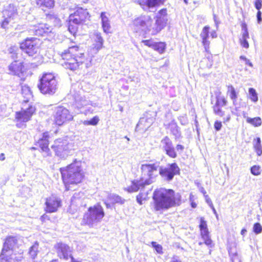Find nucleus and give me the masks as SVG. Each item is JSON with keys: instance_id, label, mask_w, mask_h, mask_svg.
Here are the masks:
<instances>
[{"instance_id": "nucleus-38", "label": "nucleus", "mask_w": 262, "mask_h": 262, "mask_svg": "<svg viewBox=\"0 0 262 262\" xmlns=\"http://www.w3.org/2000/svg\"><path fill=\"white\" fill-rule=\"evenodd\" d=\"M247 122L251 124L254 127L260 126L262 124V121L259 117L254 118H248L247 119Z\"/></svg>"}, {"instance_id": "nucleus-19", "label": "nucleus", "mask_w": 262, "mask_h": 262, "mask_svg": "<svg viewBox=\"0 0 262 262\" xmlns=\"http://www.w3.org/2000/svg\"><path fill=\"white\" fill-rule=\"evenodd\" d=\"M166 0H138L137 4L143 10L163 5Z\"/></svg>"}, {"instance_id": "nucleus-5", "label": "nucleus", "mask_w": 262, "mask_h": 262, "mask_svg": "<svg viewBox=\"0 0 262 262\" xmlns=\"http://www.w3.org/2000/svg\"><path fill=\"white\" fill-rule=\"evenodd\" d=\"M72 147L66 138L56 139L51 146L55 155L62 159H66L71 154Z\"/></svg>"}, {"instance_id": "nucleus-40", "label": "nucleus", "mask_w": 262, "mask_h": 262, "mask_svg": "<svg viewBox=\"0 0 262 262\" xmlns=\"http://www.w3.org/2000/svg\"><path fill=\"white\" fill-rule=\"evenodd\" d=\"M261 166L258 165H253L250 168L251 173L255 176H259L261 173Z\"/></svg>"}, {"instance_id": "nucleus-44", "label": "nucleus", "mask_w": 262, "mask_h": 262, "mask_svg": "<svg viewBox=\"0 0 262 262\" xmlns=\"http://www.w3.org/2000/svg\"><path fill=\"white\" fill-rule=\"evenodd\" d=\"M166 154L171 158H176L177 157V152L173 146H171L165 151Z\"/></svg>"}, {"instance_id": "nucleus-3", "label": "nucleus", "mask_w": 262, "mask_h": 262, "mask_svg": "<svg viewBox=\"0 0 262 262\" xmlns=\"http://www.w3.org/2000/svg\"><path fill=\"white\" fill-rule=\"evenodd\" d=\"M40 92L44 95H52L57 90V82L54 75L51 73H45L38 84Z\"/></svg>"}, {"instance_id": "nucleus-42", "label": "nucleus", "mask_w": 262, "mask_h": 262, "mask_svg": "<svg viewBox=\"0 0 262 262\" xmlns=\"http://www.w3.org/2000/svg\"><path fill=\"white\" fill-rule=\"evenodd\" d=\"M161 142L163 144V147L165 151L172 146L171 141L167 136L165 137L162 140Z\"/></svg>"}, {"instance_id": "nucleus-23", "label": "nucleus", "mask_w": 262, "mask_h": 262, "mask_svg": "<svg viewBox=\"0 0 262 262\" xmlns=\"http://www.w3.org/2000/svg\"><path fill=\"white\" fill-rule=\"evenodd\" d=\"M241 26L243 32L241 38L239 39V42L243 48L248 49L249 47V44L247 39L249 38V34L247 25L245 22H243L241 23Z\"/></svg>"}, {"instance_id": "nucleus-39", "label": "nucleus", "mask_w": 262, "mask_h": 262, "mask_svg": "<svg viewBox=\"0 0 262 262\" xmlns=\"http://www.w3.org/2000/svg\"><path fill=\"white\" fill-rule=\"evenodd\" d=\"M38 252V243L36 242L29 249V253L33 259H34Z\"/></svg>"}, {"instance_id": "nucleus-11", "label": "nucleus", "mask_w": 262, "mask_h": 262, "mask_svg": "<svg viewBox=\"0 0 262 262\" xmlns=\"http://www.w3.org/2000/svg\"><path fill=\"white\" fill-rule=\"evenodd\" d=\"M167 9L166 8L160 9L156 17L155 27L151 29L152 35H155L159 33L166 26L167 19Z\"/></svg>"}, {"instance_id": "nucleus-36", "label": "nucleus", "mask_w": 262, "mask_h": 262, "mask_svg": "<svg viewBox=\"0 0 262 262\" xmlns=\"http://www.w3.org/2000/svg\"><path fill=\"white\" fill-rule=\"evenodd\" d=\"M227 93L229 95L230 98L233 101V104H234L237 98V93L235 88L231 85H228Z\"/></svg>"}, {"instance_id": "nucleus-14", "label": "nucleus", "mask_w": 262, "mask_h": 262, "mask_svg": "<svg viewBox=\"0 0 262 262\" xmlns=\"http://www.w3.org/2000/svg\"><path fill=\"white\" fill-rule=\"evenodd\" d=\"M54 248L60 258L67 260L71 258L72 262H81L76 260L72 256L70 248L67 245L62 243H58L54 245Z\"/></svg>"}, {"instance_id": "nucleus-6", "label": "nucleus", "mask_w": 262, "mask_h": 262, "mask_svg": "<svg viewBox=\"0 0 262 262\" xmlns=\"http://www.w3.org/2000/svg\"><path fill=\"white\" fill-rule=\"evenodd\" d=\"M228 103V101L224 96L221 95V93H219L216 96L215 103L213 105L212 108L214 114L223 119V122L226 123L230 120V115L226 114L225 106Z\"/></svg>"}, {"instance_id": "nucleus-9", "label": "nucleus", "mask_w": 262, "mask_h": 262, "mask_svg": "<svg viewBox=\"0 0 262 262\" xmlns=\"http://www.w3.org/2000/svg\"><path fill=\"white\" fill-rule=\"evenodd\" d=\"M53 115L55 123L58 125H61L73 119L69 111L62 106L56 107Z\"/></svg>"}, {"instance_id": "nucleus-17", "label": "nucleus", "mask_w": 262, "mask_h": 262, "mask_svg": "<svg viewBox=\"0 0 262 262\" xmlns=\"http://www.w3.org/2000/svg\"><path fill=\"white\" fill-rule=\"evenodd\" d=\"M35 111L34 106H30L27 109H22L15 114V119L20 122H26L30 120L32 116Z\"/></svg>"}, {"instance_id": "nucleus-22", "label": "nucleus", "mask_w": 262, "mask_h": 262, "mask_svg": "<svg viewBox=\"0 0 262 262\" xmlns=\"http://www.w3.org/2000/svg\"><path fill=\"white\" fill-rule=\"evenodd\" d=\"M210 29V28L208 26L204 27L200 35L202 38V45L205 49V52L207 53H210V42L208 40Z\"/></svg>"}, {"instance_id": "nucleus-54", "label": "nucleus", "mask_w": 262, "mask_h": 262, "mask_svg": "<svg viewBox=\"0 0 262 262\" xmlns=\"http://www.w3.org/2000/svg\"><path fill=\"white\" fill-rule=\"evenodd\" d=\"M176 149L178 150H183L184 149V147L182 145H181V144H178L176 146Z\"/></svg>"}, {"instance_id": "nucleus-58", "label": "nucleus", "mask_w": 262, "mask_h": 262, "mask_svg": "<svg viewBox=\"0 0 262 262\" xmlns=\"http://www.w3.org/2000/svg\"><path fill=\"white\" fill-rule=\"evenodd\" d=\"M48 218V215H46V214H43V215L41 216V219L43 221L44 220H46V219Z\"/></svg>"}, {"instance_id": "nucleus-56", "label": "nucleus", "mask_w": 262, "mask_h": 262, "mask_svg": "<svg viewBox=\"0 0 262 262\" xmlns=\"http://www.w3.org/2000/svg\"><path fill=\"white\" fill-rule=\"evenodd\" d=\"M211 35L212 38H216L217 37V34L215 31L211 32Z\"/></svg>"}, {"instance_id": "nucleus-48", "label": "nucleus", "mask_w": 262, "mask_h": 262, "mask_svg": "<svg viewBox=\"0 0 262 262\" xmlns=\"http://www.w3.org/2000/svg\"><path fill=\"white\" fill-rule=\"evenodd\" d=\"M151 244L157 253L159 254L163 253V248L161 245L157 244L155 242H152Z\"/></svg>"}, {"instance_id": "nucleus-7", "label": "nucleus", "mask_w": 262, "mask_h": 262, "mask_svg": "<svg viewBox=\"0 0 262 262\" xmlns=\"http://www.w3.org/2000/svg\"><path fill=\"white\" fill-rule=\"evenodd\" d=\"M77 47H72L62 52L60 56L64 61L62 63V66L66 69H69L74 71L79 67V62L77 59L72 57V50H76Z\"/></svg>"}, {"instance_id": "nucleus-12", "label": "nucleus", "mask_w": 262, "mask_h": 262, "mask_svg": "<svg viewBox=\"0 0 262 262\" xmlns=\"http://www.w3.org/2000/svg\"><path fill=\"white\" fill-rule=\"evenodd\" d=\"M153 22L152 18L149 15H141L135 18L133 25L137 30L149 31Z\"/></svg>"}, {"instance_id": "nucleus-37", "label": "nucleus", "mask_w": 262, "mask_h": 262, "mask_svg": "<svg viewBox=\"0 0 262 262\" xmlns=\"http://www.w3.org/2000/svg\"><path fill=\"white\" fill-rule=\"evenodd\" d=\"M253 147L257 156H260L262 154V147L261 145L260 139L259 137L255 138L253 140Z\"/></svg>"}, {"instance_id": "nucleus-26", "label": "nucleus", "mask_w": 262, "mask_h": 262, "mask_svg": "<svg viewBox=\"0 0 262 262\" xmlns=\"http://www.w3.org/2000/svg\"><path fill=\"white\" fill-rule=\"evenodd\" d=\"M31 31L36 36H44L45 34L51 32V29L46 24H39L37 26H34Z\"/></svg>"}, {"instance_id": "nucleus-51", "label": "nucleus", "mask_w": 262, "mask_h": 262, "mask_svg": "<svg viewBox=\"0 0 262 262\" xmlns=\"http://www.w3.org/2000/svg\"><path fill=\"white\" fill-rule=\"evenodd\" d=\"M4 18H5V19L3 20V21L2 23V24H1V27L4 29H5V28H6L8 24L10 22L11 19H9L8 17H4Z\"/></svg>"}, {"instance_id": "nucleus-41", "label": "nucleus", "mask_w": 262, "mask_h": 262, "mask_svg": "<svg viewBox=\"0 0 262 262\" xmlns=\"http://www.w3.org/2000/svg\"><path fill=\"white\" fill-rule=\"evenodd\" d=\"M249 93L251 100L253 102H256L258 100V98L255 90L254 88H250L249 89Z\"/></svg>"}, {"instance_id": "nucleus-33", "label": "nucleus", "mask_w": 262, "mask_h": 262, "mask_svg": "<svg viewBox=\"0 0 262 262\" xmlns=\"http://www.w3.org/2000/svg\"><path fill=\"white\" fill-rule=\"evenodd\" d=\"M55 0H37V5L42 9L45 8L50 9L54 7Z\"/></svg>"}, {"instance_id": "nucleus-10", "label": "nucleus", "mask_w": 262, "mask_h": 262, "mask_svg": "<svg viewBox=\"0 0 262 262\" xmlns=\"http://www.w3.org/2000/svg\"><path fill=\"white\" fill-rule=\"evenodd\" d=\"M199 228L200 229L201 237L203 240V243L200 242L199 245H202L203 244H204L209 248L213 247L214 243L211 238L207 222L203 217H201L200 219Z\"/></svg>"}, {"instance_id": "nucleus-21", "label": "nucleus", "mask_w": 262, "mask_h": 262, "mask_svg": "<svg viewBox=\"0 0 262 262\" xmlns=\"http://www.w3.org/2000/svg\"><path fill=\"white\" fill-rule=\"evenodd\" d=\"M90 38L93 50L98 52L103 48L104 40L100 33H94L91 35Z\"/></svg>"}, {"instance_id": "nucleus-32", "label": "nucleus", "mask_w": 262, "mask_h": 262, "mask_svg": "<svg viewBox=\"0 0 262 262\" xmlns=\"http://www.w3.org/2000/svg\"><path fill=\"white\" fill-rule=\"evenodd\" d=\"M21 95L24 97L23 101L27 102L32 97V92L30 88L27 85H23L21 86Z\"/></svg>"}, {"instance_id": "nucleus-13", "label": "nucleus", "mask_w": 262, "mask_h": 262, "mask_svg": "<svg viewBox=\"0 0 262 262\" xmlns=\"http://www.w3.org/2000/svg\"><path fill=\"white\" fill-rule=\"evenodd\" d=\"M39 39L36 38H27L20 45V48L29 56H33L38 49Z\"/></svg>"}, {"instance_id": "nucleus-63", "label": "nucleus", "mask_w": 262, "mask_h": 262, "mask_svg": "<svg viewBox=\"0 0 262 262\" xmlns=\"http://www.w3.org/2000/svg\"><path fill=\"white\" fill-rule=\"evenodd\" d=\"M51 262H58L57 260H52Z\"/></svg>"}, {"instance_id": "nucleus-61", "label": "nucleus", "mask_w": 262, "mask_h": 262, "mask_svg": "<svg viewBox=\"0 0 262 262\" xmlns=\"http://www.w3.org/2000/svg\"><path fill=\"white\" fill-rule=\"evenodd\" d=\"M12 58H17L16 54L15 53H14V54L12 55Z\"/></svg>"}, {"instance_id": "nucleus-24", "label": "nucleus", "mask_w": 262, "mask_h": 262, "mask_svg": "<svg viewBox=\"0 0 262 262\" xmlns=\"http://www.w3.org/2000/svg\"><path fill=\"white\" fill-rule=\"evenodd\" d=\"M49 133L48 132L43 134L42 137L38 141V144L42 151L44 153V156H49L50 154L49 146Z\"/></svg>"}, {"instance_id": "nucleus-29", "label": "nucleus", "mask_w": 262, "mask_h": 262, "mask_svg": "<svg viewBox=\"0 0 262 262\" xmlns=\"http://www.w3.org/2000/svg\"><path fill=\"white\" fill-rule=\"evenodd\" d=\"M100 17L101 18L102 27L103 31L106 33H109L110 32L111 25L108 18L106 16V12H101Z\"/></svg>"}, {"instance_id": "nucleus-1", "label": "nucleus", "mask_w": 262, "mask_h": 262, "mask_svg": "<svg viewBox=\"0 0 262 262\" xmlns=\"http://www.w3.org/2000/svg\"><path fill=\"white\" fill-rule=\"evenodd\" d=\"M153 208L155 211L168 210L180 206L182 202V196L172 189L160 187L155 190L152 194Z\"/></svg>"}, {"instance_id": "nucleus-46", "label": "nucleus", "mask_w": 262, "mask_h": 262, "mask_svg": "<svg viewBox=\"0 0 262 262\" xmlns=\"http://www.w3.org/2000/svg\"><path fill=\"white\" fill-rule=\"evenodd\" d=\"M146 194L145 193L140 192L136 196V199L137 202L140 204L142 205L143 204V202L146 200Z\"/></svg>"}, {"instance_id": "nucleus-62", "label": "nucleus", "mask_w": 262, "mask_h": 262, "mask_svg": "<svg viewBox=\"0 0 262 262\" xmlns=\"http://www.w3.org/2000/svg\"><path fill=\"white\" fill-rule=\"evenodd\" d=\"M184 2L186 4H187L188 3V0H184Z\"/></svg>"}, {"instance_id": "nucleus-2", "label": "nucleus", "mask_w": 262, "mask_h": 262, "mask_svg": "<svg viewBox=\"0 0 262 262\" xmlns=\"http://www.w3.org/2000/svg\"><path fill=\"white\" fill-rule=\"evenodd\" d=\"M63 182L67 188L70 184H77L82 180V162L75 160L71 164L60 169Z\"/></svg>"}, {"instance_id": "nucleus-45", "label": "nucleus", "mask_w": 262, "mask_h": 262, "mask_svg": "<svg viewBox=\"0 0 262 262\" xmlns=\"http://www.w3.org/2000/svg\"><path fill=\"white\" fill-rule=\"evenodd\" d=\"M99 121V117L98 116H95L89 120L84 121L83 124L85 125H96L98 124Z\"/></svg>"}, {"instance_id": "nucleus-57", "label": "nucleus", "mask_w": 262, "mask_h": 262, "mask_svg": "<svg viewBox=\"0 0 262 262\" xmlns=\"http://www.w3.org/2000/svg\"><path fill=\"white\" fill-rule=\"evenodd\" d=\"M247 232V230L246 229L243 228L241 230V233L242 235H244L245 233Z\"/></svg>"}, {"instance_id": "nucleus-27", "label": "nucleus", "mask_w": 262, "mask_h": 262, "mask_svg": "<svg viewBox=\"0 0 262 262\" xmlns=\"http://www.w3.org/2000/svg\"><path fill=\"white\" fill-rule=\"evenodd\" d=\"M17 243V240L15 237L9 236L5 239L2 250H3L4 251H8L13 252Z\"/></svg>"}, {"instance_id": "nucleus-15", "label": "nucleus", "mask_w": 262, "mask_h": 262, "mask_svg": "<svg viewBox=\"0 0 262 262\" xmlns=\"http://www.w3.org/2000/svg\"><path fill=\"white\" fill-rule=\"evenodd\" d=\"M82 8L79 9L74 14H72L69 16V20L68 23V30L71 33L74 34L78 30V25H80L82 19L80 16V13Z\"/></svg>"}, {"instance_id": "nucleus-59", "label": "nucleus", "mask_w": 262, "mask_h": 262, "mask_svg": "<svg viewBox=\"0 0 262 262\" xmlns=\"http://www.w3.org/2000/svg\"><path fill=\"white\" fill-rule=\"evenodd\" d=\"M5 159L4 154H2L0 155V160H4Z\"/></svg>"}, {"instance_id": "nucleus-47", "label": "nucleus", "mask_w": 262, "mask_h": 262, "mask_svg": "<svg viewBox=\"0 0 262 262\" xmlns=\"http://www.w3.org/2000/svg\"><path fill=\"white\" fill-rule=\"evenodd\" d=\"M253 231L258 234L262 232V226L259 223H255L253 225Z\"/></svg>"}, {"instance_id": "nucleus-25", "label": "nucleus", "mask_w": 262, "mask_h": 262, "mask_svg": "<svg viewBox=\"0 0 262 262\" xmlns=\"http://www.w3.org/2000/svg\"><path fill=\"white\" fill-rule=\"evenodd\" d=\"M147 185H148L145 184V182L140 178L139 180L132 181L131 184L127 188L126 190L129 192H137L140 189H143Z\"/></svg>"}, {"instance_id": "nucleus-64", "label": "nucleus", "mask_w": 262, "mask_h": 262, "mask_svg": "<svg viewBox=\"0 0 262 262\" xmlns=\"http://www.w3.org/2000/svg\"><path fill=\"white\" fill-rule=\"evenodd\" d=\"M75 100H76V101H78V99L75 98Z\"/></svg>"}, {"instance_id": "nucleus-53", "label": "nucleus", "mask_w": 262, "mask_h": 262, "mask_svg": "<svg viewBox=\"0 0 262 262\" xmlns=\"http://www.w3.org/2000/svg\"><path fill=\"white\" fill-rule=\"evenodd\" d=\"M169 262H182V260L177 256H173Z\"/></svg>"}, {"instance_id": "nucleus-60", "label": "nucleus", "mask_w": 262, "mask_h": 262, "mask_svg": "<svg viewBox=\"0 0 262 262\" xmlns=\"http://www.w3.org/2000/svg\"><path fill=\"white\" fill-rule=\"evenodd\" d=\"M14 51V48H10V52L11 53H12V52Z\"/></svg>"}, {"instance_id": "nucleus-35", "label": "nucleus", "mask_w": 262, "mask_h": 262, "mask_svg": "<svg viewBox=\"0 0 262 262\" xmlns=\"http://www.w3.org/2000/svg\"><path fill=\"white\" fill-rule=\"evenodd\" d=\"M255 8L257 10L256 13L257 21L260 24L262 21L261 12L260 9L262 8V0H255L254 2Z\"/></svg>"}, {"instance_id": "nucleus-43", "label": "nucleus", "mask_w": 262, "mask_h": 262, "mask_svg": "<svg viewBox=\"0 0 262 262\" xmlns=\"http://www.w3.org/2000/svg\"><path fill=\"white\" fill-rule=\"evenodd\" d=\"M209 54L210 55L205 58L204 60V62L207 68H211L213 63V56L210 53Z\"/></svg>"}, {"instance_id": "nucleus-16", "label": "nucleus", "mask_w": 262, "mask_h": 262, "mask_svg": "<svg viewBox=\"0 0 262 262\" xmlns=\"http://www.w3.org/2000/svg\"><path fill=\"white\" fill-rule=\"evenodd\" d=\"M45 210L48 213L56 212L61 206V201L59 198L55 195L46 199Z\"/></svg>"}, {"instance_id": "nucleus-52", "label": "nucleus", "mask_w": 262, "mask_h": 262, "mask_svg": "<svg viewBox=\"0 0 262 262\" xmlns=\"http://www.w3.org/2000/svg\"><path fill=\"white\" fill-rule=\"evenodd\" d=\"M239 58L245 61L246 64L249 66L250 67H252V64L251 63V62L249 61V60L247 59V58L245 56H241Z\"/></svg>"}, {"instance_id": "nucleus-8", "label": "nucleus", "mask_w": 262, "mask_h": 262, "mask_svg": "<svg viewBox=\"0 0 262 262\" xmlns=\"http://www.w3.org/2000/svg\"><path fill=\"white\" fill-rule=\"evenodd\" d=\"M159 173L164 181L170 182L175 176L180 174V169L176 163H172L166 167H161Z\"/></svg>"}, {"instance_id": "nucleus-55", "label": "nucleus", "mask_w": 262, "mask_h": 262, "mask_svg": "<svg viewBox=\"0 0 262 262\" xmlns=\"http://www.w3.org/2000/svg\"><path fill=\"white\" fill-rule=\"evenodd\" d=\"M190 205H191V206L193 208H195L197 206V204L196 203L193 201V200H191V203H190Z\"/></svg>"}, {"instance_id": "nucleus-4", "label": "nucleus", "mask_w": 262, "mask_h": 262, "mask_svg": "<svg viewBox=\"0 0 262 262\" xmlns=\"http://www.w3.org/2000/svg\"><path fill=\"white\" fill-rule=\"evenodd\" d=\"M158 163H144L140 167L141 180L148 185L152 184L158 177L157 172L158 170Z\"/></svg>"}, {"instance_id": "nucleus-31", "label": "nucleus", "mask_w": 262, "mask_h": 262, "mask_svg": "<svg viewBox=\"0 0 262 262\" xmlns=\"http://www.w3.org/2000/svg\"><path fill=\"white\" fill-rule=\"evenodd\" d=\"M16 9L13 5H10L7 9H5L3 11L4 17H8L10 19H13L16 14Z\"/></svg>"}, {"instance_id": "nucleus-20", "label": "nucleus", "mask_w": 262, "mask_h": 262, "mask_svg": "<svg viewBox=\"0 0 262 262\" xmlns=\"http://www.w3.org/2000/svg\"><path fill=\"white\" fill-rule=\"evenodd\" d=\"M9 74L17 75L22 78L25 72L23 63L19 61H14L8 66Z\"/></svg>"}, {"instance_id": "nucleus-30", "label": "nucleus", "mask_w": 262, "mask_h": 262, "mask_svg": "<svg viewBox=\"0 0 262 262\" xmlns=\"http://www.w3.org/2000/svg\"><path fill=\"white\" fill-rule=\"evenodd\" d=\"M13 252L2 250L0 254V262H16L13 258Z\"/></svg>"}, {"instance_id": "nucleus-49", "label": "nucleus", "mask_w": 262, "mask_h": 262, "mask_svg": "<svg viewBox=\"0 0 262 262\" xmlns=\"http://www.w3.org/2000/svg\"><path fill=\"white\" fill-rule=\"evenodd\" d=\"M142 42L143 43L145 46L151 48H152L153 44L155 43L151 39L143 40Z\"/></svg>"}, {"instance_id": "nucleus-34", "label": "nucleus", "mask_w": 262, "mask_h": 262, "mask_svg": "<svg viewBox=\"0 0 262 262\" xmlns=\"http://www.w3.org/2000/svg\"><path fill=\"white\" fill-rule=\"evenodd\" d=\"M152 49L159 54H163L166 50V44L165 42L162 41L155 42L153 44Z\"/></svg>"}, {"instance_id": "nucleus-18", "label": "nucleus", "mask_w": 262, "mask_h": 262, "mask_svg": "<svg viewBox=\"0 0 262 262\" xmlns=\"http://www.w3.org/2000/svg\"><path fill=\"white\" fill-rule=\"evenodd\" d=\"M88 215L95 220H101L105 215L103 209L100 203H97L88 209Z\"/></svg>"}, {"instance_id": "nucleus-28", "label": "nucleus", "mask_w": 262, "mask_h": 262, "mask_svg": "<svg viewBox=\"0 0 262 262\" xmlns=\"http://www.w3.org/2000/svg\"><path fill=\"white\" fill-rule=\"evenodd\" d=\"M109 203L105 202V205L107 208H110L111 205L116 204H123L124 203V200L122 199L120 196L117 194L111 195L107 197Z\"/></svg>"}, {"instance_id": "nucleus-50", "label": "nucleus", "mask_w": 262, "mask_h": 262, "mask_svg": "<svg viewBox=\"0 0 262 262\" xmlns=\"http://www.w3.org/2000/svg\"><path fill=\"white\" fill-rule=\"evenodd\" d=\"M222 127V124L221 121H215L214 123V127L216 131H219Z\"/></svg>"}]
</instances>
